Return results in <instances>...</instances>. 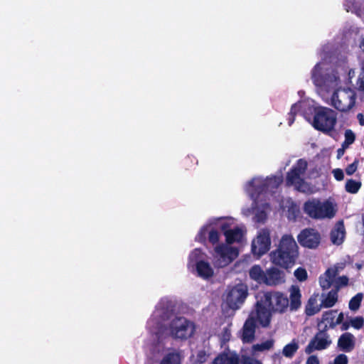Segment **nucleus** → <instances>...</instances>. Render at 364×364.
Returning a JSON list of instances; mask_svg holds the SVG:
<instances>
[{
    "label": "nucleus",
    "instance_id": "3",
    "mask_svg": "<svg viewBox=\"0 0 364 364\" xmlns=\"http://www.w3.org/2000/svg\"><path fill=\"white\" fill-rule=\"evenodd\" d=\"M337 122V113L331 108L319 107L314 108L312 126L318 131L330 135L334 131Z\"/></svg>",
    "mask_w": 364,
    "mask_h": 364
},
{
    "label": "nucleus",
    "instance_id": "15",
    "mask_svg": "<svg viewBox=\"0 0 364 364\" xmlns=\"http://www.w3.org/2000/svg\"><path fill=\"white\" fill-rule=\"evenodd\" d=\"M346 230L343 220H338L330 233L331 241L333 245H341L345 239Z\"/></svg>",
    "mask_w": 364,
    "mask_h": 364
},
{
    "label": "nucleus",
    "instance_id": "10",
    "mask_svg": "<svg viewBox=\"0 0 364 364\" xmlns=\"http://www.w3.org/2000/svg\"><path fill=\"white\" fill-rule=\"evenodd\" d=\"M331 344V340L328 334V327L323 326L311 338L305 348V353L311 354L314 350H322L326 349Z\"/></svg>",
    "mask_w": 364,
    "mask_h": 364
},
{
    "label": "nucleus",
    "instance_id": "5",
    "mask_svg": "<svg viewBox=\"0 0 364 364\" xmlns=\"http://www.w3.org/2000/svg\"><path fill=\"white\" fill-rule=\"evenodd\" d=\"M308 163L304 159H299L287 173L285 183L287 186H293L299 192H306V183L304 176L307 170Z\"/></svg>",
    "mask_w": 364,
    "mask_h": 364
},
{
    "label": "nucleus",
    "instance_id": "25",
    "mask_svg": "<svg viewBox=\"0 0 364 364\" xmlns=\"http://www.w3.org/2000/svg\"><path fill=\"white\" fill-rule=\"evenodd\" d=\"M338 298V290L331 289L322 299L321 302L322 307L326 309L333 307L337 303Z\"/></svg>",
    "mask_w": 364,
    "mask_h": 364
},
{
    "label": "nucleus",
    "instance_id": "43",
    "mask_svg": "<svg viewBox=\"0 0 364 364\" xmlns=\"http://www.w3.org/2000/svg\"><path fill=\"white\" fill-rule=\"evenodd\" d=\"M348 357L345 354H339L334 359L333 364H348Z\"/></svg>",
    "mask_w": 364,
    "mask_h": 364
},
{
    "label": "nucleus",
    "instance_id": "14",
    "mask_svg": "<svg viewBox=\"0 0 364 364\" xmlns=\"http://www.w3.org/2000/svg\"><path fill=\"white\" fill-rule=\"evenodd\" d=\"M229 227L230 225L228 223H223L220 225V229L225 236L227 244L231 245L242 242L244 235L242 229L238 227L230 229Z\"/></svg>",
    "mask_w": 364,
    "mask_h": 364
},
{
    "label": "nucleus",
    "instance_id": "41",
    "mask_svg": "<svg viewBox=\"0 0 364 364\" xmlns=\"http://www.w3.org/2000/svg\"><path fill=\"white\" fill-rule=\"evenodd\" d=\"M345 141L347 144H352L355 140V135L350 129H347L345 132Z\"/></svg>",
    "mask_w": 364,
    "mask_h": 364
},
{
    "label": "nucleus",
    "instance_id": "9",
    "mask_svg": "<svg viewBox=\"0 0 364 364\" xmlns=\"http://www.w3.org/2000/svg\"><path fill=\"white\" fill-rule=\"evenodd\" d=\"M247 296V287L243 284H238L229 289L225 301L230 309L237 310L241 308Z\"/></svg>",
    "mask_w": 364,
    "mask_h": 364
},
{
    "label": "nucleus",
    "instance_id": "33",
    "mask_svg": "<svg viewBox=\"0 0 364 364\" xmlns=\"http://www.w3.org/2000/svg\"><path fill=\"white\" fill-rule=\"evenodd\" d=\"M294 276L296 278V279L301 282L306 281L308 278L307 272H306V269H304L303 267H298L294 271Z\"/></svg>",
    "mask_w": 364,
    "mask_h": 364
},
{
    "label": "nucleus",
    "instance_id": "4",
    "mask_svg": "<svg viewBox=\"0 0 364 364\" xmlns=\"http://www.w3.org/2000/svg\"><path fill=\"white\" fill-rule=\"evenodd\" d=\"M303 210L309 217L316 220L333 218L336 213L331 202L328 200L321 202L318 198L306 200L304 203Z\"/></svg>",
    "mask_w": 364,
    "mask_h": 364
},
{
    "label": "nucleus",
    "instance_id": "42",
    "mask_svg": "<svg viewBox=\"0 0 364 364\" xmlns=\"http://www.w3.org/2000/svg\"><path fill=\"white\" fill-rule=\"evenodd\" d=\"M356 85L357 89L359 91L364 92V71L360 73L357 80Z\"/></svg>",
    "mask_w": 364,
    "mask_h": 364
},
{
    "label": "nucleus",
    "instance_id": "20",
    "mask_svg": "<svg viewBox=\"0 0 364 364\" xmlns=\"http://www.w3.org/2000/svg\"><path fill=\"white\" fill-rule=\"evenodd\" d=\"M196 269L198 276L203 279H209L214 274V270L210 263L204 260H199L196 262Z\"/></svg>",
    "mask_w": 364,
    "mask_h": 364
},
{
    "label": "nucleus",
    "instance_id": "26",
    "mask_svg": "<svg viewBox=\"0 0 364 364\" xmlns=\"http://www.w3.org/2000/svg\"><path fill=\"white\" fill-rule=\"evenodd\" d=\"M182 356L178 351L168 353L161 360L160 364H181Z\"/></svg>",
    "mask_w": 364,
    "mask_h": 364
},
{
    "label": "nucleus",
    "instance_id": "7",
    "mask_svg": "<svg viewBox=\"0 0 364 364\" xmlns=\"http://www.w3.org/2000/svg\"><path fill=\"white\" fill-rule=\"evenodd\" d=\"M331 105L341 112H349L355 105L356 93L350 88H338L334 91Z\"/></svg>",
    "mask_w": 364,
    "mask_h": 364
},
{
    "label": "nucleus",
    "instance_id": "24",
    "mask_svg": "<svg viewBox=\"0 0 364 364\" xmlns=\"http://www.w3.org/2000/svg\"><path fill=\"white\" fill-rule=\"evenodd\" d=\"M338 312V310H328L324 311L322 314L321 323H326L324 326L328 327V330L331 328L333 329L336 328V316L335 314Z\"/></svg>",
    "mask_w": 364,
    "mask_h": 364
},
{
    "label": "nucleus",
    "instance_id": "55",
    "mask_svg": "<svg viewBox=\"0 0 364 364\" xmlns=\"http://www.w3.org/2000/svg\"><path fill=\"white\" fill-rule=\"evenodd\" d=\"M350 144H347L346 141L344 140V141L342 143L341 149H347Z\"/></svg>",
    "mask_w": 364,
    "mask_h": 364
},
{
    "label": "nucleus",
    "instance_id": "54",
    "mask_svg": "<svg viewBox=\"0 0 364 364\" xmlns=\"http://www.w3.org/2000/svg\"><path fill=\"white\" fill-rule=\"evenodd\" d=\"M341 282L343 284L346 285L348 284V277L343 276L341 278Z\"/></svg>",
    "mask_w": 364,
    "mask_h": 364
},
{
    "label": "nucleus",
    "instance_id": "38",
    "mask_svg": "<svg viewBox=\"0 0 364 364\" xmlns=\"http://www.w3.org/2000/svg\"><path fill=\"white\" fill-rule=\"evenodd\" d=\"M358 159H355L352 164L347 166L345 171L348 176H351L356 171L358 166Z\"/></svg>",
    "mask_w": 364,
    "mask_h": 364
},
{
    "label": "nucleus",
    "instance_id": "28",
    "mask_svg": "<svg viewBox=\"0 0 364 364\" xmlns=\"http://www.w3.org/2000/svg\"><path fill=\"white\" fill-rule=\"evenodd\" d=\"M274 346V341L270 339L267 340L262 343L254 344L251 348V355H255L257 352H262L264 350H269Z\"/></svg>",
    "mask_w": 364,
    "mask_h": 364
},
{
    "label": "nucleus",
    "instance_id": "53",
    "mask_svg": "<svg viewBox=\"0 0 364 364\" xmlns=\"http://www.w3.org/2000/svg\"><path fill=\"white\" fill-rule=\"evenodd\" d=\"M344 153H345V149L339 148L337 150V158L338 159L341 158L343 156Z\"/></svg>",
    "mask_w": 364,
    "mask_h": 364
},
{
    "label": "nucleus",
    "instance_id": "2",
    "mask_svg": "<svg viewBox=\"0 0 364 364\" xmlns=\"http://www.w3.org/2000/svg\"><path fill=\"white\" fill-rule=\"evenodd\" d=\"M255 309L252 311L239 331V338L242 343H252L255 340L257 323L267 328L271 323V314L261 302H256Z\"/></svg>",
    "mask_w": 364,
    "mask_h": 364
},
{
    "label": "nucleus",
    "instance_id": "49",
    "mask_svg": "<svg viewBox=\"0 0 364 364\" xmlns=\"http://www.w3.org/2000/svg\"><path fill=\"white\" fill-rule=\"evenodd\" d=\"M343 319H344V314H343V312H341L338 315V316H337V318L336 319V326L338 325V324H341V323H343Z\"/></svg>",
    "mask_w": 364,
    "mask_h": 364
},
{
    "label": "nucleus",
    "instance_id": "31",
    "mask_svg": "<svg viewBox=\"0 0 364 364\" xmlns=\"http://www.w3.org/2000/svg\"><path fill=\"white\" fill-rule=\"evenodd\" d=\"M299 348V345L293 341L286 345L282 350L283 355L287 358H292Z\"/></svg>",
    "mask_w": 364,
    "mask_h": 364
},
{
    "label": "nucleus",
    "instance_id": "21",
    "mask_svg": "<svg viewBox=\"0 0 364 364\" xmlns=\"http://www.w3.org/2000/svg\"><path fill=\"white\" fill-rule=\"evenodd\" d=\"M318 295H312L309 299L306 306H305V314L308 316H312L317 313H318L321 308V303L320 304H318V299H317Z\"/></svg>",
    "mask_w": 364,
    "mask_h": 364
},
{
    "label": "nucleus",
    "instance_id": "22",
    "mask_svg": "<svg viewBox=\"0 0 364 364\" xmlns=\"http://www.w3.org/2000/svg\"><path fill=\"white\" fill-rule=\"evenodd\" d=\"M214 250L216 255L224 261L227 262V263H229L232 260L230 256V255L233 252V249L232 247H229L225 244H219L215 247Z\"/></svg>",
    "mask_w": 364,
    "mask_h": 364
},
{
    "label": "nucleus",
    "instance_id": "36",
    "mask_svg": "<svg viewBox=\"0 0 364 364\" xmlns=\"http://www.w3.org/2000/svg\"><path fill=\"white\" fill-rule=\"evenodd\" d=\"M220 239V233L217 230L212 229L208 232V240L213 245L218 242Z\"/></svg>",
    "mask_w": 364,
    "mask_h": 364
},
{
    "label": "nucleus",
    "instance_id": "51",
    "mask_svg": "<svg viewBox=\"0 0 364 364\" xmlns=\"http://www.w3.org/2000/svg\"><path fill=\"white\" fill-rule=\"evenodd\" d=\"M295 115H293L291 114H288V118H287V121H288V124L289 126H291L293 124V123L294 122V120H295Z\"/></svg>",
    "mask_w": 364,
    "mask_h": 364
},
{
    "label": "nucleus",
    "instance_id": "57",
    "mask_svg": "<svg viewBox=\"0 0 364 364\" xmlns=\"http://www.w3.org/2000/svg\"><path fill=\"white\" fill-rule=\"evenodd\" d=\"M361 267H362V266H361V264H357V267H358V269L361 268Z\"/></svg>",
    "mask_w": 364,
    "mask_h": 364
},
{
    "label": "nucleus",
    "instance_id": "17",
    "mask_svg": "<svg viewBox=\"0 0 364 364\" xmlns=\"http://www.w3.org/2000/svg\"><path fill=\"white\" fill-rule=\"evenodd\" d=\"M338 348L346 353L352 351L355 348V337L348 332L343 333L338 340Z\"/></svg>",
    "mask_w": 364,
    "mask_h": 364
},
{
    "label": "nucleus",
    "instance_id": "8",
    "mask_svg": "<svg viewBox=\"0 0 364 364\" xmlns=\"http://www.w3.org/2000/svg\"><path fill=\"white\" fill-rule=\"evenodd\" d=\"M257 302H261L271 314L273 312H285L289 306V299L280 291H267Z\"/></svg>",
    "mask_w": 364,
    "mask_h": 364
},
{
    "label": "nucleus",
    "instance_id": "1",
    "mask_svg": "<svg viewBox=\"0 0 364 364\" xmlns=\"http://www.w3.org/2000/svg\"><path fill=\"white\" fill-rule=\"evenodd\" d=\"M269 257L274 265L285 269H291L299 257V248L293 236L283 235Z\"/></svg>",
    "mask_w": 364,
    "mask_h": 364
},
{
    "label": "nucleus",
    "instance_id": "40",
    "mask_svg": "<svg viewBox=\"0 0 364 364\" xmlns=\"http://www.w3.org/2000/svg\"><path fill=\"white\" fill-rule=\"evenodd\" d=\"M242 364H262L259 360L255 359L249 355H242L241 356Z\"/></svg>",
    "mask_w": 364,
    "mask_h": 364
},
{
    "label": "nucleus",
    "instance_id": "35",
    "mask_svg": "<svg viewBox=\"0 0 364 364\" xmlns=\"http://www.w3.org/2000/svg\"><path fill=\"white\" fill-rule=\"evenodd\" d=\"M350 325L355 329H360L364 326V318L363 316H356L350 320Z\"/></svg>",
    "mask_w": 364,
    "mask_h": 364
},
{
    "label": "nucleus",
    "instance_id": "18",
    "mask_svg": "<svg viewBox=\"0 0 364 364\" xmlns=\"http://www.w3.org/2000/svg\"><path fill=\"white\" fill-rule=\"evenodd\" d=\"M289 306L291 311H296L301 306V294L300 289L296 285H291L289 288Z\"/></svg>",
    "mask_w": 364,
    "mask_h": 364
},
{
    "label": "nucleus",
    "instance_id": "29",
    "mask_svg": "<svg viewBox=\"0 0 364 364\" xmlns=\"http://www.w3.org/2000/svg\"><path fill=\"white\" fill-rule=\"evenodd\" d=\"M363 298V293H358L353 296L348 304V308L352 311H358L361 305V302Z\"/></svg>",
    "mask_w": 364,
    "mask_h": 364
},
{
    "label": "nucleus",
    "instance_id": "30",
    "mask_svg": "<svg viewBox=\"0 0 364 364\" xmlns=\"http://www.w3.org/2000/svg\"><path fill=\"white\" fill-rule=\"evenodd\" d=\"M361 185V182L360 181H357L353 179H348L346 183L345 188L348 193L355 194L358 192Z\"/></svg>",
    "mask_w": 364,
    "mask_h": 364
},
{
    "label": "nucleus",
    "instance_id": "23",
    "mask_svg": "<svg viewBox=\"0 0 364 364\" xmlns=\"http://www.w3.org/2000/svg\"><path fill=\"white\" fill-rule=\"evenodd\" d=\"M249 275L251 279L257 282L258 284H264L265 272L259 265H253L249 271Z\"/></svg>",
    "mask_w": 364,
    "mask_h": 364
},
{
    "label": "nucleus",
    "instance_id": "56",
    "mask_svg": "<svg viewBox=\"0 0 364 364\" xmlns=\"http://www.w3.org/2000/svg\"><path fill=\"white\" fill-rule=\"evenodd\" d=\"M360 48H363V51H364V38L363 39L361 43H360Z\"/></svg>",
    "mask_w": 364,
    "mask_h": 364
},
{
    "label": "nucleus",
    "instance_id": "13",
    "mask_svg": "<svg viewBox=\"0 0 364 364\" xmlns=\"http://www.w3.org/2000/svg\"><path fill=\"white\" fill-rule=\"evenodd\" d=\"M285 282L284 272L276 267H272L265 271L264 284L267 286H277Z\"/></svg>",
    "mask_w": 364,
    "mask_h": 364
},
{
    "label": "nucleus",
    "instance_id": "12",
    "mask_svg": "<svg viewBox=\"0 0 364 364\" xmlns=\"http://www.w3.org/2000/svg\"><path fill=\"white\" fill-rule=\"evenodd\" d=\"M297 240L304 247L316 249L321 242V235L315 229L305 228L298 235Z\"/></svg>",
    "mask_w": 364,
    "mask_h": 364
},
{
    "label": "nucleus",
    "instance_id": "6",
    "mask_svg": "<svg viewBox=\"0 0 364 364\" xmlns=\"http://www.w3.org/2000/svg\"><path fill=\"white\" fill-rule=\"evenodd\" d=\"M170 336L176 340L186 341L196 331L195 323L183 316L173 318L168 325Z\"/></svg>",
    "mask_w": 364,
    "mask_h": 364
},
{
    "label": "nucleus",
    "instance_id": "27",
    "mask_svg": "<svg viewBox=\"0 0 364 364\" xmlns=\"http://www.w3.org/2000/svg\"><path fill=\"white\" fill-rule=\"evenodd\" d=\"M249 184L252 187L255 193L257 195L269 191L267 182H265L264 180L253 179L249 182Z\"/></svg>",
    "mask_w": 364,
    "mask_h": 364
},
{
    "label": "nucleus",
    "instance_id": "16",
    "mask_svg": "<svg viewBox=\"0 0 364 364\" xmlns=\"http://www.w3.org/2000/svg\"><path fill=\"white\" fill-rule=\"evenodd\" d=\"M323 63H318L311 70V80L316 87L324 86L328 80L327 75L323 73Z\"/></svg>",
    "mask_w": 364,
    "mask_h": 364
},
{
    "label": "nucleus",
    "instance_id": "19",
    "mask_svg": "<svg viewBox=\"0 0 364 364\" xmlns=\"http://www.w3.org/2000/svg\"><path fill=\"white\" fill-rule=\"evenodd\" d=\"M239 355L235 352H223L220 353L213 361L212 364H239Z\"/></svg>",
    "mask_w": 364,
    "mask_h": 364
},
{
    "label": "nucleus",
    "instance_id": "37",
    "mask_svg": "<svg viewBox=\"0 0 364 364\" xmlns=\"http://www.w3.org/2000/svg\"><path fill=\"white\" fill-rule=\"evenodd\" d=\"M208 232V227H203L196 236V240L200 243H205L206 241V236Z\"/></svg>",
    "mask_w": 364,
    "mask_h": 364
},
{
    "label": "nucleus",
    "instance_id": "52",
    "mask_svg": "<svg viewBox=\"0 0 364 364\" xmlns=\"http://www.w3.org/2000/svg\"><path fill=\"white\" fill-rule=\"evenodd\" d=\"M357 118L358 119L359 124L361 126H363L364 125V116H363V114L362 113H359L357 115Z\"/></svg>",
    "mask_w": 364,
    "mask_h": 364
},
{
    "label": "nucleus",
    "instance_id": "44",
    "mask_svg": "<svg viewBox=\"0 0 364 364\" xmlns=\"http://www.w3.org/2000/svg\"><path fill=\"white\" fill-rule=\"evenodd\" d=\"M334 178L340 181H342L344 178V173L342 169L336 168L333 171Z\"/></svg>",
    "mask_w": 364,
    "mask_h": 364
},
{
    "label": "nucleus",
    "instance_id": "50",
    "mask_svg": "<svg viewBox=\"0 0 364 364\" xmlns=\"http://www.w3.org/2000/svg\"><path fill=\"white\" fill-rule=\"evenodd\" d=\"M341 324V331H346V330H348L350 326H351L350 325V322H348V321H343Z\"/></svg>",
    "mask_w": 364,
    "mask_h": 364
},
{
    "label": "nucleus",
    "instance_id": "58",
    "mask_svg": "<svg viewBox=\"0 0 364 364\" xmlns=\"http://www.w3.org/2000/svg\"><path fill=\"white\" fill-rule=\"evenodd\" d=\"M191 159V157L190 156H188L187 159L186 160H189Z\"/></svg>",
    "mask_w": 364,
    "mask_h": 364
},
{
    "label": "nucleus",
    "instance_id": "46",
    "mask_svg": "<svg viewBox=\"0 0 364 364\" xmlns=\"http://www.w3.org/2000/svg\"><path fill=\"white\" fill-rule=\"evenodd\" d=\"M256 218L257 222L264 223L267 219V214L264 211L262 210L256 214Z\"/></svg>",
    "mask_w": 364,
    "mask_h": 364
},
{
    "label": "nucleus",
    "instance_id": "34",
    "mask_svg": "<svg viewBox=\"0 0 364 364\" xmlns=\"http://www.w3.org/2000/svg\"><path fill=\"white\" fill-rule=\"evenodd\" d=\"M209 355L205 350H200L197 352L196 358L195 360L196 364H203L205 363L208 358Z\"/></svg>",
    "mask_w": 364,
    "mask_h": 364
},
{
    "label": "nucleus",
    "instance_id": "11",
    "mask_svg": "<svg viewBox=\"0 0 364 364\" xmlns=\"http://www.w3.org/2000/svg\"><path fill=\"white\" fill-rule=\"evenodd\" d=\"M270 246V231L267 228L262 229L252 242V252L257 257H261L269 250Z\"/></svg>",
    "mask_w": 364,
    "mask_h": 364
},
{
    "label": "nucleus",
    "instance_id": "32",
    "mask_svg": "<svg viewBox=\"0 0 364 364\" xmlns=\"http://www.w3.org/2000/svg\"><path fill=\"white\" fill-rule=\"evenodd\" d=\"M264 181L267 182V185L269 191L277 189L282 182L280 178L277 176L267 177L266 179H264Z\"/></svg>",
    "mask_w": 364,
    "mask_h": 364
},
{
    "label": "nucleus",
    "instance_id": "39",
    "mask_svg": "<svg viewBox=\"0 0 364 364\" xmlns=\"http://www.w3.org/2000/svg\"><path fill=\"white\" fill-rule=\"evenodd\" d=\"M333 282L327 277L322 275L319 277V283L322 289H326L331 287Z\"/></svg>",
    "mask_w": 364,
    "mask_h": 364
},
{
    "label": "nucleus",
    "instance_id": "45",
    "mask_svg": "<svg viewBox=\"0 0 364 364\" xmlns=\"http://www.w3.org/2000/svg\"><path fill=\"white\" fill-rule=\"evenodd\" d=\"M337 274V270L332 268H328L324 273V276L331 279L333 282L334 281L335 277Z\"/></svg>",
    "mask_w": 364,
    "mask_h": 364
},
{
    "label": "nucleus",
    "instance_id": "48",
    "mask_svg": "<svg viewBox=\"0 0 364 364\" xmlns=\"http://www.w3.org/2000/svg\"><path fill=\"white\" fill-rule=\"evenodd\" d=\"M298 105L296 103H294L291 105L290 112L288 114H291L293 115H296L297 111H298Z\"/></svg>",
    "mask_w": 364,
    "mask_h": 364
},
{
    "label": "nucleus",
    "instance_id": "47",
    "mask_svg": "<svg viewBox=\"0 0 364 364\" xmlns=\"http://www.w3.org/2000/svg\"><path fill=\"white\" fill-rule=\"evenodd\" d=\"M306 364H319V360L316 355H310L307 358Z\"/></svg>",
    "mask_w": 364,
    "mask_h": 364
}]
</instances>
